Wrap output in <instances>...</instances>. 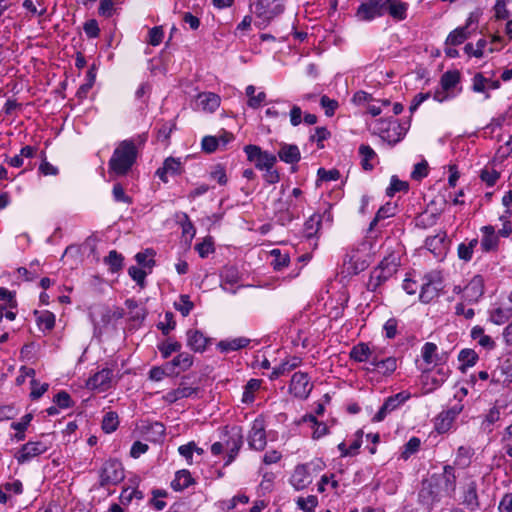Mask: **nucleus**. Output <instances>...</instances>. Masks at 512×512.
Returning a JSON list of instances; mask_svg holds the SVG:
<instances>
[{
  "instance_id": "1",
  "label": "nucleus",
  "mask_w": 512,
  "mask_h": 512,
  "mask_svg": "<svg viewBox=\"0 0 512 512\" xmlns=\"http://www.w3.org/2000/svg\"><path fill=\"white\" fill-rule=\"evenodd\" d=\"M137 158V149L132 140H123L115 148L109 162V174L125 176L132 168Z\"/></svg>"
},
{
  "instance_id": "2",
  "label": "nucleus",
  "mask_w": 512,
  "mask_h": 512,
  "mask_svg": "<svg viewBox=\"0 0 512 512\" xmlns=\"http://www.w3.org/2000/svg\"><path fill=\"white\" fill-rule=\"evenodd\" d=\"M250 10L255 16V26L265 29L273 20L283 14L285 0H257L250 5Z\"/></svg>"
},
{
  "instance_id": "3",
  "label": "nucleus",
  "mask_w": 512,
  "mask_h": 512,
  "mask_svg": "<svg viewBox=\"0 0 512 512\" xmlns=\"http://www.w3.org/2000/svg\"><path fill=\"white\" fill-rule=\"evenodd\" d=\"M378 353L372 358L369 365L364 367L365 371L381 377L391 376L398 367V358L395 356H387L383 348H378Z\"/></svg>"
},
{
  "instance_id": "4",
  "label": "nucleus",
  "mask_w": 512,
  "mask_h": 512,
  "mask_svg": "<svg viewBox=\"0 0 512 512\" xmlns=\"http://www.w3.org/2000/svg\"><path fill=\"white\" fill-rule=\"evenodd\" d=\"M397 271V265L389 259L382 260L377 267H375L366 284L369 291L375 292L383 283L391 278Z\"/></svg>"
},
{
  "instance_id": "5",
  "label": "nucleus",
  "mask_w": 512,
  "mask_h": 512,
  "mask_svg": "<svg viewBox=\"0 0 512 512\" xmlns=\"http://www.w3.org/2000/svg\"><path fill=\"white\" fill-rule=\"evenodd\" d=\"M244 152L246 153L247 159L254 163L255 167L259 170L271 168V166H274L277 162L276 155L263 151L261 147L257 145H246L244 147Z\"/></svg>"
},
{
  "instance_id": "6",
  "label": "nucleus",
  "mask_w": 512,
  "mask_h": 512,
  "mask_svg": "<svg viewBox=\"0 0 512 512\" xmlns=\"http://www.w3.org/2000/svg\"><path fill=\"white\" fill-rule=\"evenodd\" d=\"M223 442L225 450L227 451V458L224 465L228 466L235 460L243 445V435L240 428L233 427L230 431L226 429Z\"/></svg>"
},
{
  "instance_id": "7",
  "label": "nucleus",
  "mask_w": 512,
  "mask_h": 512,
  "mask_svg": "<svg viewBox=\"0 0 512 512\" xmlns=\"http://www.w3.org/2000/svg\"><path fill=\"white\" fill-rule=\"evenodd\" d=\"M50 446V443L45 440L29 441L17 451L15 458L18 464L30 462L33 458L47 452Z\"/></svg>"
},
{
  "instance_id": "8",
  "label": "nucleus",
  "mask_w": 512,
  "mask_h": 512,
  "mask_svg": "<svg viewBox=\"0 0 512 512\" xmlns=\"http://www.w3.org/2000/svg\"><path fill=\"white\" fill-rule=\"evenodd\" d=\"M124 469L118 460L106 461L100 471V483L105 485H116L124 479Z\"/></svg>"
},
{
  "instance_id": "9",
  "label": "nucleus",
  "mask_w": 512,
  "mask_h": 512,
  "mask_svg": "<svg viewBox=\"0 0 512 512\" xmlns=\"http://www.w3.org/2000/svg\"><path fill=\"white\" fill-rule=\"evenodd\" d=\"M313 389V384L310 382V377L305 372H295L292 375L289 390L299 399H306Z\"/></svg>"
},
{
  "instance_id": "10",
  "label": "nucleus",
  "mask_w": 512,
  "mask_h": 512,
  "mask_svg": "<svg viewBox=\"0 0 512 512\" xmlns=\"http://www.w3.org/2000/svg\"><path fill=\"white\" fill-rule=\"evenodd\" d=\"M383 0H368L359 5L356 11V17L360 21H372L375 18L384 16Z\"/></svg>"
},
{
  "instance_id": "11",
  "label": "nucleus",
  "mask_w": 512,
  "mask_h": 512,
  "mask_svg": "<svg viewBox=\"0 0 512 512\" xmlns=\"http://www.w3.org/2000/svg\"><path fill=\"white\" fill-rule=\"evenodd\" d=\"M409 398L410 393L406 391H402L388 397L384 401L378 412L373 416L372 420L374 422L383 421L389 413L396 410L400 405L404 404Z\"/></svg>"
},
{
  "instance_id": "12",
  "label": "nucleus",
  "mask_w": 512,
  "mask_h": 512,
  "mask_svg": "<svg viewBox=\"0 0 512 512\" xmlns=\"http://www.w3.org/2000/svg\"><path fill=\"white\" fill-rule=\"evenodd\" d=\"M113 382V370L110 368H104L86 381V387L91 390H98L105 392L112 387Z\"/></svg>"
},
{
  "instance_id": "13",
  "label": "nucleus",
  "mask_w": 512,
  "mask_h": 512,
  "mask_svg": "<svg viewBox=\"0 0 512 512\" xmlns=\"http://www.w3.org/2000/svg\"><path fill=\"white\" fill-rule=\"evenodd\" d=\"M183 171V162L180 158L167 157L162 166L156 170L155 175L163 183H168V176H178L181 175Z\"/></svg>"
},
{
  "instance_id": "14",
  "label": "nucleus",
  "mask_w": 512,
  "mask_h": 512,
  "mask_svg": "<svg viewBox=\"0 0 512 512\" xmlns=\"http://www.w3.org/2000/svg\"><path fill=\"white\" fill-rule=\"evenodd\" d=\"M461 504L472 512L480 508L477 483L473 479H469L462 487Z\"/></svg>"
},
{
  "instance_id": "15",
  "label": "nucleus",
  "mask_w": 512,
  "mask_h": 512,
  "mask_svg": "<svg viewBox=\"0 0 512 512\" xmlns=\"http://www.w3.org/2000/svg\"><path fill=\"white\" fill-rule=\"evenodd\" d=\"M484 294V279L475 275L463 288V299L468 303H477Z\"/></svg>"
},
{
  "instance_id": "16",
  "label": "nucleus",
  "mask_w": 512,
  "mask_h": 512,
  "mask_svg": "<svg viewBox=\"0 0 512 512\" xmlns=\"http://www.w3.org/2000/svg\"><path fill=\"white\" fill-rule=\"evenodd\" d=\"M248 444L250 448L257 451H262L265 448L267 441L264 422L262 420L256 419L253 422L248 436Z\"/></svg>"
},
{
  "instance_id": "17",
  "label": "nucleus",
  "mask_w": 512,
  "mask_h": 512,
  "mask_svg": "<svg viewBox=\"0 0 512 512\" xmlns=\"http://www.w3.org/2000/svg\"><path fill=\"white\" fill-rule=\"evenodd\" d=\"M474 22H476V17H474L473 14H470L464 26L457 27L449 33L446 38L445 45L458 46L464 43L471 35L469 27Z\"/></svg>"
},
{
  "instance_id": "18",
  "label": "nucleus",
  "mask_w": 512,
  "mask_h": 512,
  "mask_svg": "<svg viewBox=\"0 0 512 512\" xmlns=\"http://www.w3.org/2000/svg\"><path fill=\"white\" fill-rule=\"evenodd\" d=\"M378 348L377 346H370L367 343L361 342L352 347L349 355L352 360L359 363L365 362L366 365H369L375 353H378Z\"/></svg>"
},
{
  "instance_id": "19",
  "label": "nucleus",
  "mask_w": 512,
  "mask_h": 512,
  "mask_svg": "<svg viewBox=\"0 0 512 512\" xmlns=\"http://www.w3.org/2000/svg\"><path fill=\"white\" fill-rule=\"evenodd\" d=\"M499 81L484 77L482 73H476L472 78V90L475 93H484L485 99L490 98L489 90L498 89Z\"/></svg>"
},
{
  "instance_id": "20",
  "label": "nucleus",
  "mask_w": 512,
  "mask_h": 512,
  "mask_svg": "<svg viewBox=\"0 0 512 512\" xmlns=\"http://www.w3.org/2000/svg\"><path fill=\"white\" fill-rule=\"evenodd\" d=\"M385 2L384 5V15L388 14L396 21H403L407 17L408 11V3L403 2L401 0H383Z\"/></svg>"
},
{
  "instance_id": "21",
  "label": "nucleus",
  "mask_w": 512,
  "mask_h": 512,
  "mask_svg": "<svg viewBox=\"0 0 512 512\" xmlns=\"http://www.w3.org/2000/svg\"><path fill=\"white\" fill-rule=\"evenodd\" d=\"M441 290V281H434L430 276L425 277V282L422 284L419 299L423 303H429L439 295Z\"/></svg>"
},
{
  "instance_id": "22",
  "label": "nucleus",
  "mask_w": 512,
  "mask_h": 512,
  "mask_svg": "<svg viewBox=\"0 0 512 512\" xmlns=\"http://www.w3.org/2000/svg\"><path fill=\"white\" fill-rule=\"evenodd\" d=\"M187 346L194 352L205 351L210 339L197 329H189L186 332Z\"/></svg>"
},
{
  "instance_id": "23",
  "label": "nucleus",
  "mask_w": 512,
  "mask_h": 512,
  "mask_svg": "<svg viewBox=\"0 0 512 512\" xmlns=\"http://www.w3.org/2000/svg\"><path fill=\"white\" fill-rule=\"evenodd\" d=\"M483 234L480 241L481 249L483 252L495 251L498 247L499 236L495 232V228L491 225L483 226L481 228Z\"/></svg>"
},
{
  "instance_id": "24",
  "label": "nucleus",
  "mask_w": 512,
  "mask_h": 512,
  "mask_svg": "<svg viewBox=\"0 0 512 512\" xmlns=\"http://www.w3.org/2000/svg\"><path fill=\"white\" fill-rule=\"evenodd\" d=\"M290 483L296 490H303L311 483V475L305 465L295 467Z\"/></svg>"
},
{
  "instance_id": "25",
  "label": "nucleus",
  "mask_w": 512,
  "mask_h": 512,
  "mask_svg": "<svg viewBox=\"0 0 512 512\" xmlns=\"http://www.w3.org/2000/svg\"><path fill=\"white\" fill-rule=\"evenodd\" d=\"M196 105L199 109L212 113L220 106V97L212 92L200 93Z\"/></svg>"
},
{
  "instance_id": "26",
  "label": "nucleus",
  "mask_w": 512,
  "mask_h": 512,
  "mask_svg": "<svg viewBox=\"0 0 512 512\" xmlns=\"http://www.w3.org/2000/svg\"><path fill=\"white\" fill-rule=\"evenodd\" d=\"M358 153L361 158V167L365 171H372L378 163L376 152L369 145L362 144L359 146Z\"/></svg>"
},
{
  "instance_id": "27",
  "label": "nucleus",
  "mask_w": 512,
  "mask_h": 512,
  "mask_svg": "<svg viewBox=\"0 0 512 512\" xmlns=\"http://www.w3.org/2000/svg\"><path fill=\"white\" fill-rule=\"evenodd\" d=\"M278 156L281 161L287 164H295L301 159L300 150L298 146L294 144H281Z\"/></svg>"
},
{
  "instance_id": "28",
  "label": "nucleus",
  "mask_w": 512,
  "mask_h": 512,
  "mask_svg": "<svg viewBox=\"0 0 512 512\" xmlns=\"http://www.w3.org/2000/svg\"><path fill=\"white\" fill-rule=\"evenodd\" d=\"M197 388L180 384L179 387L166 393L164 400L168 403H175L180 399L191 397L197 393Z\"/></svg>"
},
{
  "instance_id": "29",
  "label": "nucleus",
  "mask_w": 512,
  "mask_h": 512,
  "mask_svg": "<svg viewBox=\"0 0 512 512\" xmlns=\"http://www.w3.org/2000/svg\"><path fill=\"white\" fill-rule=\"evenodd\" d=\"M440 479L444 485L443 490L445 494L448 496L452 495L456 490L457 481L454 467L452 465H445Z\"/></svg>"
},
{
  "instance_id": "30",
  "label": "nucleus",
  "mask_w": 512,
  "mask_h": 512,
  "mask_svg": "<svg viewBox=\"0 0 512 512\" xmlns=\"http://www.w3.org/2000/svg\"><path fill=\"white\" fill-rule=\"evenodd\" d=\"M250 343V339L246 337H237L233 339L222 340L217 344L221 352L228 353L245 348Z\"/></svg>"
},
{
  "instance_id": "31",
  "label": "nucleus",
  "mask_w": 512,
  "mask_h": 512,
  "mask_svg": "<svg viewBox=\"0 0 512 512\" xmlns=\"http://www.w3.org/2000/svg\"><path fill=\"white\" fill-rule=\"evenodd\" d=\"M192 484H194V479L191 476V473L188 470L183 469L176 472L175 477L171 482V487L175 491H183Z\"/></svg>"
},
{
  "instance_id": "32",
  "label": "nucleus",
  "mask_w": 512,
  "mask_h": 512,
  "mask_svg": "<svg viewBox=\"0 0 512 512\" xmlns=\"http://www.w3.org/2000/svg\"><path fill=\"white\" fill-rule=\"evenodd\" d=\"M321 215L314 213L304 224V235L307 239L313 240L321 228Z\"/></svg>"
},
{
  "instance_id": "33",
  "label": "nucleus",
  "mask_w": 512,
  "mask_h": 512,
  "mask_svg": "<svg viewBox=\"0 0 512 512\" xmlns=\"http://www.w3.org/2000/svg\"><path fill=\"white\" fill-rule=\"evenodd\" d=\"M471 337L473 340L477 341L481 347L487 350L495 348L494 340L484 333V329L481 326H474L471 329Z\"/></svg>"
},
{
  "instance_id": "34",
  "label": "nucleus",
  "mask_w": 512,
  "mask_h": 512,
  "mask_svg": "<svg viewBox=\"0 0 512 512\" xmlns=\"http://www.w3.org/2000/svg\"><path fill=\"white\" fill-rule=\"evenodd\" d=\"M303 422H309L313 429L312 438L317 440L329 433L327 425L323 422H319L314 415H305Z\"/></svg>"
},
{
  "instance_id": "35",
  "label": "nucleus",
  "mask_w": 512,
  "mask_h": 512,
  "mask_svg": "<svg viewBox=\"0 0 512 512\" xmlns=\"http://www.w3.org/2000/svg\"><path fill=\"white\" fill-rule=\"evenodd\" d=\"M478 359V354L473 349H462L458 355V360L461 363L460 370L465 372L467 368L473 367Z\"/></svg>"
},
{
  "instance_id": "36",
  "label": "nucleus",
  "mask_w": 512,
  "mask_h": 512,
  "mask_svg": "<svg viewBox=\"0 0 512 512\" xmlns=\"http://www.w3.org/2000/svg\"><path fill=\"white\" fill-rule=\"evenodd\" d=\"M474 454V450L469 446H460L457 449L456 457L454 464L461 467L466 468L471 463V458Z\"/></svg>"
},
{
  "instance_id": "37",
  "label": "nucleus",
  "mask_w": 512,
  "mask_h": 512,
  "mask_svg": "<svg viewBox=\"0 0 512 512\" xmlns=\"http://www.w3.org/2000/svg\"><path fill=\"white\" fill-rule=\"evenodd\" d=\"M438 347L435 343L427 342L421 349L422 358L427 364H437L441 359L437 354Z\"/></svg>"
},
{
  "instance_id": "38",
  "label": "nucleus",
  "mask_w": 512,
  "mask_h": 512,
  "mask_svg": "<svg viewBox=\"0 0 512 512\" xmlns=\"http://www.w3.org/2000/svg\"><path fill=\"white\" fill-rule=\"evenodd\" d=\"M401 130V127L396 122H389L388 128L386 131L382 132V139L386 140L390 144H396L403 138V134L398 132Z\"/></svg>"
},
{
  "instance_id": "39",
  "label": "nucleus",
  "mask_w": 512,
  "mask_h": 512,
  "mask_svg": "<svg viewBox=\"0 0 512 512\" xmlns=\"http://www.w3.org/2000/svg\"><path fill=\"white\" fill-rule=\"evenodd\" d=\"M460 82V72L457 70L445 72L440 79L441 87L444 92L454 88Z\"/></svg>"
},
{
  "instance_id": "40",
  "label": "nucleus",
  "mask_w": 512,
  "mask_h": 512,
  "mask_svg": "<svg viewBox=\"0 0 512 512\" xmlns=\"http://www.w3.org/2000/svg\"><path fill=\"white\" fill-rule=\"evenodd\" d=\"M419 497L425 503H434V502H438L440 500L441 495L439 494V492H437L433 489L432 482H428V483H423V487L419 492Z\"/></svg>"
},
{
  "instance_id": "41",
  "label": "nucleus",
  "mask_w": 512,
  "mask_h": 512,
  "mask_svg": "<svg viewBox=\"0 0 512 512\" xmlns=\"http://www.w3.org/2000/svg\"><path fill=\"white\" fill-rule=\"evenodd\" d=\"M261 386V380L259 379H250L247 384L244 386V391L242 394V402L249 404L254 401V392L257 391Z\"/></svg>"
},
{
  "instance_id": "42",
  "label": "nucleus",
  "mask_w": 512,
  "mask_h": 512,
  "mask_svg": "<svg viewBox=\"0 0 512 512\" xmlns=\"http://www.w3.org/2000/svg\"><path fill=\"white\" fill-rule=\"evenodd\" d=\"M271 256L273 257L271 265L274 270L281 271L289 265L290 257L287 253H282L279 249H273L271 251Z\"/></svg>"
},
{
  "instance_id": "43",
  "label": "nucleus",
  "mask_w": 512,
  "mask_h": 512,
  "mask_svg": "<svg viewBox=\"0 0 512 512\" xmlns=\"http://www.w3.org/2000/svg\"><path fill=\"white\" fill-rule=\"evenodd\" d=\"M181 348V343L172 339H167L158 345V350L160 351L162 357L165 359L170 357L172 353L179 352Z\"/></svg>"
},
{
  "instance_id": "44",
  "label": "nucleus",
  "mask_w": 512,
  "mask_h": 512,
  "mask_svg": "<svg viewBox=\"0 0 512 512\" xmlns=\"http://www.w3.org/2000/svg\"><path fill=\"white\" fill-rule=\"evenodd\" d=\"M193 364V357L187 352L179 353L169 363L172 367H179L182 371L188 370Z\"/></svg>"
},
{
  "instance_id": "45",
  "label": "nucleus",
  "mask_w": 512,
  "mask_h": 512,
  "mask_svg": "<svg viewBox=\"0 0 512 512\" xmlns=\"http://www.w3.org/2000/svg\"><path fill=\"white\" fill-rule=\"evenodd\" d=\"M454 421L455 420L442 411L435 419V429L438 433H446L451 429Z\"/></svg>"
},
{
  "instance_id": "46",
  "label": "nucleus",
  "mask_w": 512,
  "mask_h": 512,
  "mask_svg": "<svg viewBox=\"0 0 512 512\" xmlns=\"http://www.w3.org/2000/svg\"><path fill=\"white\" fill-rule=\"evenodd\" d=\"M420 445L421 441L418 437L410 438L408 442L403 446L400 458L403 460H408L412 455H414L419 450Z\"/></svg>"
},
{
  "instance_id": "47",
  "label": "nucleus",
  "mask_w": 512,
  "mask_h": 512,
  "mask_svg": "<svg viewBox=\"0 0 512 512\" xmlns=\"http://www.w3.org/2000/svg\"><path fill=\"white\" fill-rule=\"evenodd\" d=\"M478 240L472 239L468 243H461L458 246V256L464 261H470L473 256V250L477 246Z\"/></svg>"
},
{
  "instance_id": "48",
  "label": "nucleus",
  "mask_w": 512,
  "mask_h": 512,
  "mask_svg": "<svg viewBox=\"0 0 512 512\" xmlns=\"http://www.w3.org/2000/svg\"><path fill=\"white\" fill-rule=\"evenodd\" d=\"M123 259V256L116 250H111L108 256L105 257L104 262L110 267L112 272H117L122 268Z\"/></svg>"
},
{
  "instance_id": "49",
  "label": "nucleus",
  "mask_w": 512,
  "mask_h": 512,
  "mask_svg": "<svg viewBox=\"0 0 512 512\" xmlns=\"http://www.w3.org/2000/svg\"><path fill=\"white\" fill-rule=\"evenodd\" d=\"M119 425L118 415L115 412H108L104 415L102 420V429L106 433L114 432Z\"/></svg>"
},
{
  "instance_id": "50",
  "label": "nucleus",
  "mask_w": 512,
  "mask_h": 512,
  "mask_svg": "<svg viewBox=\"0 0 512 512\" xmlns=\"http://www.w3.org/2000/svg\"><path fill=\"white\" fill-rule=\"evenodd\" d=\"M155 252L152 249H146L143 252H139L135 255V260L138 265L145 268H152L155 265V261L153 259Z\"/></svg>"
},
{
  "instance_id": "51",
  "label": "nucleus",
  "mask_w": 512,
  "mask_h": 512,
  "mask_svg": "<svg viewBox=\"0 0 512 512\" xmlns=\"http://www.w3.org/2000/svg\"><path fill=\"white\" fill-rule=\"evenodd\" d=\"M174 307L182 316L186 317L192 311L194 304L188 295L182 294L179 297V301L174 303Z\"/></svg>"
},
{
  "instance_id": "52",
  "label": "nucleus",
  "mask_w": 512,
  "mask_h": 512,
  "mask_svg": "<svg viewBox=\"0 0 512 512\" xmlns=\"http://www.w3.org/2000/svg\"><path fill=\"white\" fill-rule=\"evenodd\" d=\"M511 316L512 308H497L491 313L490 320L496 325H501L507 322Z\"/></svg>"
},
{
  "instance_id": "53",
  "label": "nucleus",
  "mask_w": 512,
  "mask_h": 512,
  "mask_svg": "<svg viewBox=\"0 0 512 512\" xmlns=\"http://www.w3.org/2000/svg\"><path fill=\"white\" fill-rule=\"evenodd\" d=\"M408 188H409V185H408L407 182L398 179L397 176H392L391 180H390V185L386 189V194L389 197H392L397 192H401V191L405 192V191H407Z\"/></svg>"
},
{
  "instance_id": "54",
  "label": "nucleus",
  "mask_w": 512,
  "mask_h": 512,
  "mask_svg": "<svg viewBox=\"0 0 512 512\" xmlns=\"http://www.w3.org/2000/svg\"><path fill=\"white\" fill-rule=\"evenodd\" d=\"M499 178L500 173L494 168L485 167L480 172V179L489 187L494 186Z\"/></svg>"
},
{
  "instance_id": "55",
  "label": "nucleus",
  "mask_w": 512,
  "mask_h": 512,
  "mask_svg": "<svg viewBox=\"0 0 512 512\" xmlns=\"http://www.w3.org/2000/svg\"><path fill=\"white\" fill-rule=\"evenodd\" d=\"M298 507L304 512H315V507L318 504L317 497L309 495L307 497H299L296 501Z\"/></svg>"
},
{
  "instance_id": "56",
  "label": "nucleus",
  "mask_w": 512,
  "mask_h": 512,
  "mask_svg": "<svg viewBox=\"0 0 512 512\" xmlns=\"http://www.w3.org/2000/svg\"><path fill=\"white\" fill-rule=\"evenodd\" d=\"M37 324L42 330H51L55 325V316L52 312L44 311L37 317Z\"/></svg>"
},
{
  "instance_id": "57",
  "label": "nucleus",
  "mask_w": 512,
  "mask_h": 512,
  "mask_svg": "<svg viewBox=\"0 0 512 512\" xmlns=\"http://www.w3.org/2000/svg\"><path fill=\"white\" fill-rule=\"evenodd\" d=\"M153 498L150 500L151 505L157 510L161 511L166 507V502L159 499L167 496V491L163 489H155L152 491Z\"/></svg>"
},
{
  "instance_id": "58",
  "label": "nucleus",
  "mask_w": 512,
  "mask_h": 512,
  "mask_svg": "<svg viewBox=\"0 0 512 512\" xmlns=\"http://www.w3.org/2000/svg\"><path fill=\"white\" fill-rule=\"evenodd\" d=\"M157 326L164 335H168L170 331H172L176 326L173 313L166 312L164 316V321L159 322Z\"/></svg>"
},
{
  "instance_id": "59",
  "label": "nucleus",
  "mask_w": 512,
  "mask_h": 512,
  "mask_svg": "<svg viewBox=\"0 0 512 512\" xmlns=\"http://www.w3.org/2000/svg\"><path fill=\"white\" fill-rule=\"evenodd\" d=\"M58 408L67 409L73 405L71 396L66 391L58 392L53 399Z\"/></svg>"
},
{
  "instance_id": "60",
  "label": "nucleus",
  "mask_w": 512,
  "mask_h": 512,
  "mask_svg": "<svg viewBox=\"0 0 512 512\" xmlns=\"http://www.w3.org/2000/svg\"><path fill=\"white\" fill-rule=\"evenodd\" d=\"M383 332L387 339H393L398 333V320L389 318L383 325Z\"/></svg>"
},
{
  "instance_id": "61",
  "label": "nucleus",
  "mask_w": 512,
  "mask_h": 512,
  "mask_svg": "<svg viewBox=\"0 0 512 512\" xmlns=\"http://www.w3.org/2000/svg\"><path fill=\"white\" fill-rule=\"evenodd\" d=\"M112 195L116 202H122L126 204L132 203V198L125 194L124 188L120 183L114 184Z\"/></svg>"
},
{
  "instance_id": "62",
  "label": "nucleus",
  "mask_w": 512,
  "mask_h": 512,
  "mask_svg": "<svg viewBox=\"0 0 512 512\" xmlns=\"http://www.w3.org/2000/svg\"><path fill=\"white\" fill-rule=\"evenodd\" d=\"M129 276L141 287L145 284L147 273L137 266H131L128 269Z\"/></svg>"
},
{
  "instance_id": "63",
  "label": "nucleus",
  "mask_w": 512,
  "mask_h": 512,
  "mask_svg": "<svg viewBox=\"0 0 512 512\" xmlns=\"http://www.w3.org/2000/svg\"><path fill=\"white\" fill-rule=\"evenodd\" d=\"M428 175V163L423 160L414 166L411 172V178L414 180H421Z\"/></svg>"
},
{
  "instance_id": "64",
  "label": "nucleus",
  "mask_w": 512,
  "mask_h": 512,
  "mask_svg": "<svg viewBox=\"0 0 512 512\" xmlns=\"http://www.w3.org/2000/svg\"><path fill=\"white\" fill-rule=\"evenodd\" d=\"M48 387L47 383L39 384L35 379H32L30 397L33 400L39 399L48 390Z\"/></svg>"
}]
</instances>
